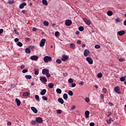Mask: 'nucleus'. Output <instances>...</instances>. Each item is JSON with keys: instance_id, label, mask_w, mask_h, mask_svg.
I'll return each mask as SVG.
<instances>
[{"instance_id": "1", "label": "nucleus", "mask_w": 126, "mask_h": 126, "mask_svg": "<svg viewBox=\"0 0 126 126\" xmlns=\"http://www.w3.org/2000/svg\"><path fill=\"white\" fill-rule=\"evenodd\" d=\"M42 74L46 75V77H51V74H50V71L48 69H43L42 71Z\"/></svg>"}, {"instance_id": "2", "label": "nucleus", "mask_w": 126, "mask_h": 126, "mask_svg": "<svg viewBox=\"0 0 126 126\" xmlns=\"http://www.w3.org/2000/svg\"><path fill=\"white\" fill-rule=\"evenodd\" d=\"M43 60L45 63H49V62H52V57L50 56H45Z\"/></svg>"}, {"instance_id": "3", "label": "nucleus", "mask_w": 126, "mask_h": 126, "mask_svg": "<svg viewBox=\"0 0 126 126\" xmlns=\"http://www.w3.org/2000/svg\"><path fill=\"white\" fill-rule=\"evenodd\" d=\"M39 78H40L39 79H40L41 82H42V83H46V82H47L48 81V80H47V78H46V77L40 76Z\"/></svg>"}, {"instance_id": "4", "label": "nucleus", "mask_w": 126, "mask_h": 126, "mask_svg": "<svg viewBox=\"0 0 126 126\" xmlns=\"http://www.w3.org/2000/svg\"><path fill=\"white\" fill-rule=\"evenodd\" d=\"M61 60L63 62H66L68 60V56L65 55H62Z\"/></svg>"}, {"instance_id": "5", "label": "nucleus", "mask_w": 126, "mask_h": 126, "mask_svg": "<svg viewBox=\"0 0 126 126\" xmlns=\"http://www.w3.org/2000/svg\"><path fill=\"white\" fill-rule=\"evenodd\" d=\"M114 91L118 94H121V89H120L119 86H116L114 88Z\"/></svg>"}, {"instance_id": "6", "label": "nucleus", "mask_w": 126, "mask_h": 126, "mask_svg": "<svg viewBox=\"0 0 126 126\" xmlns=\"http://www.w3.org/2000/svg\"><path fill=\"white\" fill-rule=\"evenodd\" d=\"M46 43V39L43 38L41 39L40 43L39 44L40 47H44L45 46V43Z\"/></svg>"}, {"instance_id": "7", "label": "nucleus", "mask_w": 126, "mask_h": 126, "mask_svg": "<svg viewBox=\"0 0 126 126\" xmlns=\"http://www.w3.org/2000/svg\"><path fill=\"white\" fill-rule=\"evenodd\" d=\"M66 26H70L72 24V22L70 20H66L65 22Z\"/></svg>"}, {"instance_id": "8", "label": "nucleus", "mask_w": 126, "mask_h": 126, "mask_svg": "<svg viewBox=\"0 0 126 126\" xmlns=\"http://www.w3.org/2000/svg\"><path fill=\"white\" fill-rule=\"evenodd\" d=\"M86 61L87 62L89 63L90 64H93V60H92V58L90 57H87L86 58Z\"/></svg>"}, {"instance_id": "9", "label": "nucleus", "mask_w": 126, "mask_h": 126, "mask_svg": "<svg viewBox=\"0 0 126 126\" xmlns=\"http://www.w3.org/2000/svg\"><path fill=\"white\" fill-rule=\"evenodd\" d=\"M35 121L39 124H42V123H43V119L42 118L37 117L35 118Z\"/></svg>"}, {"instance_id": "10", "label": "nucleus", "mask_w": 126, "mask_h": 126, "mask_svg": "<svg viewBox=\"0 0 126 126\" xmlns=\"http://www.w3.org/2000/svg\"><path fill=\"white\" fill-rule=\"evenodd\" d=\"M30 59L32 60V61H38V56L36 55H33L30 57Z\"/></svg>"}, {"instance_id": "11", "label": "nucleus", "mask_w": 126, "mask_h": 126, "mask_svg": "<svg viewBox=\"0 0 126 126\" xmlns=\"http://www.w3.org/2000/svg\"><path fill=\"white\" fill-rule=\"evenodd\" d=\"M83 21L84 22L87 24V25H90L91 24V22L90 21L86 18H84Z\"/></svg>"}, {"instance_id": "12", "label": "nucleus", "mask_w": 126, "mask_h": 126, "mask_svg": "<svg viewBox=\"0 0 126 126\" xmlns=\"http://www.w3.org/2000/svg\"><path fill=\"white\" fill-rule=\"evenodd\" d=\"M27 5V4L25 2L22 3L19 5V8L20 9H22L23 8H24L25 6H26Z\"/></svg>"}, {"instance_id": "13", "label": "nucleus", "mask_w": 126, "mask_h": 126, "mask_svg": "<svg viewBox=\"0 0 126 126\" xmlns=\"http://www.w3.org/2000/svg\"><path fill=\"white\" fill-rule=\"evenodd\" d=\"M126 33V31H120L118 32V34L119 36H123V35H124V34Z\"/></svg>"}, {"instance_id": "14", "label": "nucleus", "mask_w": 126, "mask_h": 126, "mask_svg": "<svg viewBox=\"0 0 126 126\" xmlns=\"http://www.w3.org/2000/svg\"><path fill=\"white\" fill-rule=\"evenodd\" d=\"M89 50H88V49H86L84 50V55L85 57H87L89 55Z\"/></svg>"}, {"instance_id": "15", "label": "nucleus", "mask_w": 126, "mask_h": 126, "mask_svg": "<svg viewBox=\"0 0 126 126\" xmlns=\"http://www.w3.org/2000/svg\"><path fill=\"white\" fill-rule=\"evenodd\" d=\"M31 109L32 111L34 113V114H37V113H38V110H37L36 108H35L34 107H32Z\"/></svg>"}, {"instance_id": "16", "label": "nucleus", "mask_w": 126, "mask_h": 126, "mask_svg": "<svg viewBox=\"0 0 126 126\" xmlns=\"http://www.w3.org/2000/svg\"><path fill=\"white\" fill-rule=\"evenodd\" d=\"M89 114H90V112H89V111L87 110L85 111V115L86 119H88V118H89Z\"/></svg>"}, {"instance_id": "17", "label": "nucleus", "mask_w": 126, "mask_h": 126, "mask_svg": "<svg viewBox=\"0 0 126 126\" xmlns=\"http://www.w3.org/2000/svg\"><path fill=\"white\" fill-rule=\"evenodd\" d=\"M16 102L17 103V106H20L21 104V101H20V100H19L18 98L15 99Z\"/></svg>"}, {"instance_id": "18", "label": "nucleus", "mask_w": 126, "mask_h": 126, "mask_svg": "<svg viewBox=\"0 0 126 126\" xmlns=\"http://www.w3.org/2000/svg\"><path fill=\"white\" fill-rule=\"evenodd\" d=\"M58 101L59 103H60L62 104H63V103H64V101H63V98H62L61 97L58 98Z\"/></svg>"}, {"instance_id": "19", "label": "nucleus", "mask_w": 126, "mask_h": 126, "mask_svg": "<svg viewBox=\"0 0 126 126\" xmlns=\"http://www.w3.org/2000/svg\"><path fill=\"white\" fill-rule=\"evenodd\" d=\"M48 87H49V88H50L51 89H52V88H54V83H49L48 85Z\"/></svg>"}, {"instance_id": "20", "label": "nucleus", "mask_w": 126, "mask_h": 126, "mask_svg": "<svg viewBox=\"0 0 126 126\" xmlns=\"http://www.w3.org/2000/svg\"><path fill=\"white\" fill-rule=\"evenodd\" d=\"M46 92H47V90L46 89H43L40 92V95H45L46 94Z\"/></svg>"}, {"instance_id": "21", "label": "nucleus", "mask_w": 126, "mask_h": 126, "mask_svg": "<svg viewBox=\"0 0 126 126\" xmlns=\"http://www.w3.org/2000/svg\"><path fill=\"white\" fill-rule=\"evenodd\" d=\"M107 14L108 16H112L113 15V12L111 10L108 11Z\"/></svg>"}, {"instance_id": "22", "label": "nucleus", "mask_w": 126, "mask_h": 126, "mask_svg": "<svg viewBox=\"0 0 126 126\" xmlns=\"http://www.w3.org/2000/svg\"><path fill=\"white\" fill-rule=\"evenodd\" d=\"M29 94H30L27 92H25L23 94V96L24 97H27V96H29Z\"/></svg>"}, {"instance_id": "23", "label": "nucleus", "mask_w": 126, "mask_h": 126, "mask_svg": "<svg viewBox=\"0 0 126 126\" xmlns=\"http://www.w3.org/2000/svg\"><path fill=\"white\" fill-rule=\"evenodd\" d=\"M25 52H26V53H27V54H30V53H31V50H30V49H29V48H27L25 49Z\"/></svg>"}, {"instance_id": "24", "label": "nucleus", "mask_w": 126, "mask_h": 126, "mask_svg": "<svg viewBox=\"0 0 126 126\" xmlns=\"http://www.w3.org/2000/svg\"><path fill=\"white\" fill-rule=\"evenodd\" d=\"M70 48H71V49H75V45H74V43H71L70 44Z\"/></svg>"}, {"instance_id": "25", "label": "nucleus", "mask_w": 126, "mask_h": 126, "mask_svg": "<svg viewBox=\"0 0 126 126\" xmlns=\"http://www.w3.org/2000/svg\"><path fill=\"white\" fill-rule=\"evenodd\" d=\"M56 92L57 93H58V94H62V90H61V89H57Z\"/></svg>"}, {"instance_id": "26", "label": "nucleus", "mask_w": 126, "mask_h": 126, "mask_svg": "<svg viewBox=\"0 0 126 126\" xmlns=\"http://www.w3.org/2000/svg\"><path fill=\"white\" fill-rule=\"evenodd\" d=\"M42 3L44 5H48V1L47 0H42Z\"/></svg>"}, {"instance_id": "27", "label": "nucleus", "mask_w": 126, "mask_h": 126, "mask_svg": "<svg viewBox=\"0 0 126 126\" xmlns=\"http://www.w3.org/2000/svg\"><path fill=\"white\" fill-rule=\"evenodd\" d=\"M34 98L36 101H38V102L40 101V97H39V95L36 94L34 96Z\"/></svg>"}, {"instance_id": "28", "label": "nucleus", "mask_w": 126, "mask_h": 126, "mask_svg": "<svg viewBox=\"0 0 126 126\" xmlns=\"http://www.w3.org/2000/svg\"><path fill=\"white\" fill-rule=\"evenodd\" d=\"M25 78H26V79H31V78H32V76L30 75H26L25 76Z\"/></svg>"}, {"instance_id": "29", "label": "nucleus", "mask_w": 126, "mask_h": 126, "mask_svg": "<svg viewBox=\"0 0 126 126\" xmlns=\"http://www.w3.org/2000/svg\"><path fill=\"white\" fill-rule=\"evenodd\" d=\"M102 76H103V74H102V73H98L97 75L98 78H101Z\"/></svg>"}, {"instance_id": "30", "label": "nucleus", "mask_w": 126, "mask_h": 126, "mask_svg": "<svg viewBox=\"0 0 126 126\" xmlns=\"http://www.w3.org/2000/svg\"><path fill=\"white\" fill-rule=\"evenodd\" d=\"M63 98L65 100H66V99H67V98H68L67 94H64L63 95Z\"/></svg>"}, {"instance_id": "31", "label": "nucleus", "mask_w": 126, "mask_h": 126, "mask_svg": "<svg viewBox=\"0 0 126 126\" xmlns=\"http://www.w3.org/2000/svg\"><path fill=\"white\" fill-rule=\"evenodd\" d=\"M111 122H114L113 119H112V118H110L109 121H107V124H109V125L111 124Z\"/></svg>"}, {"instance_id": "32", "label": "nucleus", "mask_w": 126, "mask_h": 126, "mask_svg": "<svg viewBox=\"0 0 126 126\" xmlns=\"http://www.w3.org/2000/svg\"><path fill=\"white\" fill-rule=\"evenodd\" d=\"M78 29H79V31H81V32H82V31H83V30H84V28H83V27H82V26H81L78 28Z\"/></svg>"}, {"instance_id": "33", "label": "nucleus", "mask_w": 126, "mask_h": 126, "mask_svg": "<svg viewBox=\"0 0 126 126\" xmlns=\"http://www.w3.org/2000/svg\"><path fill=\"white\" fill-rule=\"evenodd\" d=\"M8 2L9 4H13V3H14V1H13V0H9Z\"/></svg>"}, {"instance_id": "34", "label": "nucleus", "mask_w": 126, "mask_h": 126, "mask_svg": "<svg viewBox=\"0 0 126 126\" xmlns=\"http://www.w3.org/2000/svg\"><path fill=\"white\" fill-rule=\"evenodd\" d=\"M68 94L70 96H72V95H73V92H72V91H69L68 92Z\"/></svg>"}, {"instance_id": "35", "label": "nucleus", "mask_w": 126, "mask_h": 126, "mask_svg": "<svg viewBox=\"0 0 126 126\" xmlns=\"http://www.w3.org/2000/svg\"><path fill=\"white\" fill-rule=\"evenodd\" d=\"M17 46H18L19 47H22V46H23V44H22V43H21V42H18Z\"/></svg>"}, {"instance_id": "36", "label": "nucleus", "mask_w": 126, "mask_h": 126, "mask_svg": "<svg viewBox=\"0 0 126 126\" xmlns=\"http://www.w3.org/2000/svg\"><path fill=\"white\" fill-rule=\"evenodd\" d=\"M34 74L35 75H38V74H39V70H37L36 69H34Z\"/></svg>"}, {"instance_id": "37", "label": "nucleus", "mask_w": 126, "mask_h": 126, "mask_svg": "<svg viewBox=\"0 0 126 126\" xmlns=\"http://www.w3.org/2000/svg\"><path fill=\"white\" fill-rule=\"evenodd\" d=\"M94 48L95 49H100V48H101V46H100L99 44H96L95 45Z\"/></svg>"}, {"instance_id": "38", "label": "nucleus", "mask_w": 126, "mask_h": 126, "mask_svg": "<svg viewBox=\"0 0 126 126\" xmlns=\"http://www.w3.org/2000/svg\"><path fill=\"white\" fill-rule=\"evenodd\" d=\"M69 83H73V80L72 78H69L68 80Z\"/></svg>"}, {"instance_id": "39", "label": "nucleus", "mask_w": 126, "mask_h": 126, "mask_svg": "<svg viewBox=\"0 0 126 126\" xmlns=\"http://www.w3.org/2000/svg\"><path fill=\"white\" fill-rule=\"evenodd\" d=\"M43 24H44V25H45V26H49V22L46 21L44 22Z\"/></svg>"}, {"instance_id": "40", "label": "nucleus", "mask_w": 126, "mask_h": 126, "mask_svg": "<svg viewBox=\"0 0 126 126\" xmlns=\"http://www.w3.org/2000/svg\"><path fill=\"white\" fill-rule=\"evenodd\" d=\"M56 63H58V64L62 63V60H61L60 59H58L56 61Z\"/></svg>"}, {"instance_id": "41", "label": "nucleus", "mask_w": 126, "mask_h": 126, "mask_svg": "<svg viewBox=\"0 0 126 126\" xmlns=\"http://www.w3.org/2000/svg\"><path fill=\"white\" fill-rule=\"evenodd\" d=\"M23 73H26V72H28V69H24L22 70Z\"/></svg>"}, {"instance_id": "42", "label": "nucleus", "mask_w": 126, "mask_h": 126, "mask_svg": "<svg viewBox=\"0 0 126 126\" xmlns=\"http://www.w3.org/2000/svg\"><path fill=\"white\" fill-rule=\"evenodd\" d=\"M42 99H43L44 101H47V100H48V97L45 96H43L42 97Z\"/></svg>"}, {"instance_id": "43", "label": "nucleus", "mask_w": 126, "mask_h": 126, "mask_svg": "<svg viewBox=\"0 0 126 126\" xmlns=\"http://www.w3.org/2000/svg\"><path fill=\"white\" fill-rule=\"evenodd\" d=\"M85 100L87 102L89 103V102H90V99H89V98L86 97L85 99Z\"/></svg>"}, {"instance_id": "44", "label": "nucleus", "mask_w": 126, "mask_h": 126, "mask_svg": "<svg viewBox=\"0 0 126 126\" xmlns=\"http://www.w3.org/2000/svg\"><path fill=\"white\" fill-rule=\"evenodd\" d=\"M59 34L60 32H56L55 33V37H58Z\"/></svg>"}, {"instance_id": "45", "label": "nucleus", "mask_w": 126, "mask_h": 126, "mask_svg": "<svg viewBox=\"0 0 126 126\" xmlns=\"http://www.w3.org/2000/svg\"><path fill=\"white\" fill-rule=\"evenodd\" d=\"M120 80L122 82L125 81V80H126V78H125V77H122L121 78H120Z\"/></svg>"}, {"instance_id": "46", "label": "nucleus", "mask_w": 126, "mask_h": 126, "mask_svg": "<svg viewBox=\"0 0 126 126\" xmlns=\"http://www.w3.org/2000/svg\"><path fill=\"white\" fill-rule=\"evenodd\" d=\"M14 32H15V33L16 34H17V35H19V32L17 31V30L16 29H15V30H14Z\"/></svg>"}, {"instance_id": "47", "label": "nucleus", "mask_w": 126, "mask_h": 126, "mask_svg": "<svg viewBox=\"0 0 126 126\" xmlns=\"http://www.w3.org/2000/svg\"><path fill=\"white\" fill-rule=\"evenodd\" d=\"M57 114H62V110L61 109L57 110Z\"/></svg>"}, {"instance_id": "48", "label": "nucleus", "mask_w": 126, "mask_h": 126, "mask_svg": "<svg viewBox=\"0 0 126 126\" xmlns=\"http://www.w3.org/2000/svg\"><path fill=\"white\" fill-rule=\"evenodd\" d=\"M102 91H103V93H106V92H107V89L103 88V90H102Z\"/></svg>"}, {"instance_id": "49", "label": "nucleus", "mask_w": 126, "mask_h": 126, "mask_svg": "<svg viewBox=\"0 0 126 126\" xmlns=\"http://www.w3.org/2000/svg\"><path fill=\"white\" fill-rule=\"evenodd\" d=\"M108 105H110L111 107H113V106H114V103L112 102H109L108 103Z\"/></svg>"}, {"instance_id": "50", "label": "nucleus", "mask_w": 126, "mask_h": 126, "mask_svg": "<svg viewBox=\"0 0 126 126\" xmlns=\"http://www.w3.org/2000/svg\"><path fill=\"white\" fill-rule=\"evenodd\" d=\"M31 123H32V125H33V126L36 125V122H35V121H32Z\"/></svg>"}, {"instance_id": "51", "label": "nucleus", "mask_w": 126, "mask_h": 126, "mask_svg": "<svg viewBox=\"0 0 126 126\" xmlns=\"http://www.w3.org/2000/svg\"><path fill=\"white\" fill-rule=\"evenodd\" d=\"M71 86H72V87H75V86H76V84L72 83Z\"/></svg>"}, {"instance_id": "52", "label": "nucleus", "mask_w": 126, "mask_h": 126, "mask_svg": "<svg viewBox=\"0 0 126 126\" xmlns=\"http://www.w3.org/2000/svg\"><path fill=\"white\" fill-rule=\"evenodd\" d=\"M14 41L15 42H17L19 41V39L18 38H16L14 39Z\"/></svg>"}, {"instance_id": "53", "label": "nucleus", "mask_w": 126, "mask_h": 126, "mask_svg": "<svg viewBox=\"0 0 126 126\" xmlns=\"http://www.w3.org/2000/svg\"><path fill=\"white\" fill-rule=\"evenodd\" d=\"M90 126H95V124H94V123H91L90 124Z\"/></svg>"}, {"instance_id": "54", "label": "nucleus", "mask_w": 126, "mask_h": 126, "mask_svg": "<svg viewBox=\"0 0 126 126\" xmlns=\"http://www.w3.org/2000/svg\"><path fill=\"white\" fill-rule=\"evenodd\" d=\"M76 107L75 105H73L71 108V110L72 111L73 110H74V109H75Z\"/></svg>"}, {"instance_id": "55", "label": "nucleus", "mask_w": 126, "mask_h": 126, "mask_svg": "<svg viewBox=\"0 0 126 126\" xmlns=\"http://www.w3.org/2000/svg\"><path fill=\"white\" fill-rule=\"evenodd\" d=\"M2 33H3V29H0V34Z\"/></svg>"}, {"instance_id": "56", "label": "nucleus", "mask_w": 126, "mask_h": 126, "mask_svg": "<svg viewBox=\"0 0 126 126\" xmlns=\"http://www.w3.org/2000/svg\"><path fill=\"white\" fill-rule=\"evenodd\" d=\"M24 67H25V65L24 64H22L21 65V69H23V68H24Z\"/></svg>"}, {"instance_id": "57", "label": "nucleus", "mask_w": 126, "mask_h": 126, "mask_svg": "<svg viewBox=\"0 0 126 126\" xmlns=\"http://www.w3.org/2000/svg\"><path fill=\"white\" fill-rule=\"evenodd\" d=\"M125 61V59H123V58H120L119 59V62H121V63L122 62H124Z\"/></svg>"}, {"instance_id": "58", "label": "nucleus", "mask_w": 126, "mask_h": 126, "mask_svg": "<svg viewBox=\"0 0 126 126\" xmlns=\"http://www.w3.org/2000/svg\"><path fill=\"white\" fill-rule=\"evenodd\" d=\"M7 126H11V122L9 121L7 123Z\"/></svg>"}, {"instance_id": "59", "label": "nucleus", "mask_w": 126, "mask_h": 126, "mask_svg": "<svg viewBox=\"0 0 126 126\" xmlns=\"http://www.w3.org/2000/svg\"><path fill=\"white\" fill-rule=\"evenodd\" d=\"M115 21H116V22H120V19L119 18H116Z\"/></svg>"}, {"instance_id": "60", "label": "nucleus", "mask_w": 126, "mask_h": 126, "mask_svg": "<svg viewBox=\"0 0 126 126\" xmlns=\"http://www.w3.org/2000/svg\"><path fill=\"white\" fill-rule=\"evenodd\" d=\"M104 95L103 94H100V97H101V99H104Z\"/></svg>"}, {"instance_id": "61", "label": "nucleus", "mask_w": 126, "mask_h": 126, "mask_svg": "<svg viewBox=\"0 0 126 126\" xmlns=\"http://www.w3.org/2000/svg\"><path fill=\"white\" fill-rule=\"evenodd\" d=\"M79 85H83L84 84V83L83 82H81L79 83Z\"/></svg>"}, {"instance_id": "62", "label": "nucleus", "mask_w": 126, "mask_h": 126, "mask_svg": "<svg viewBox=\"0 0 126 126\" xmlns=\"http://www.w3.org/2000/svg\"><path fill=\"white\" fill-rule=\"evenodd\" d=\"M37 31V29L35 27L33 28L32 29V31Z\"/></svg>"}, {"instance_id": "63", "label": "nucleus", "mask_w": 126, "mask_h": 126, "mask_svg": "<svg viewBox=\"0 0 126 126\" xmlns=\"http://www.w3.org/2000/svg\"><path fill=\"white\" fill-rule=\"evenodd\" d=\"M124 25H125V26H126V20H125L124 22Z\"/></svg>"}, {"instance_id": "64", "label": "nucleus", "mask_w": 126, "mask_h": 126, "mask_svg": "<svg viewBox=\"0 0 126 126\" xmlns=\"http://www.w3.org/2000/svg\"><path fill=\"white\" fill-rule=\"evenodd\" d=\"M77 44H81V41H80V40H78V41H77Z\"/></svg>"}]
</instances>
